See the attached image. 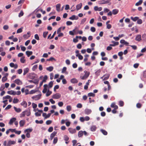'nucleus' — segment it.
<instances>
[{
  "label": "nucleus",
  "instance_id": "nucleus-1",
  "mask_svg": "<svg viewBox=\"0 0 146 146\" xmlns=\"http://www.w3.org/2000/svg\"><path fill=\"white\" fill-rule=\"evenodd\" d=\"M84 74H82L80 76V78L82 80H86L89 76L90 72H89L85 70L84 71Z\"/></svg>",
  "mask_w": 146,
  "mask_h": 146
},
{
  "label": "nucleus",
  "instance_id": "nucleus-2",
  "mask_svg": "<svg viewBox=\"0 0 146 146\" xmlns=\"http://www.w3.org/2000/svg\"><path fill=\"white\" fill-rule=\"evenodd\" d=\"M31 114V112L30 110H26L21 114L20 115V117H24L26 115L27 116H29Z\"/></svg>",
  "mask_w": 146,
  "mask_h": 146
},
{
  "label": "nucleus",
  "instance_id": "nucleus-3",
  "mask_svg": "<svg viewBox=\"0 0 146 146\" xmlns=\"http://www.w3.org/2000/svg\"><path fill=\"white\" fill-rule=\"evenodd\" d=\"M61 97V95L59 93H56L54 94L52 96V98L54 99H59Z\"/></svg>",
  "mask_w": 146,
  "mask_h": 146
},
{
  "label": "nucleus",
  "instance_id": "nucleus-4",
  "mask_svg": "<svg viewBox=\"0 0 146 146\" xmlns=\"http://www.w3.org/2000/svg\"><path fill=\"white\" fill-rule=\"evenodd\" d=\"M44 89L42 90V92L43 93H45L47 91H48V90H49V88H48V86L47 84H44Z\"/></svg>",
  "mask_w": 146,
  "mask_h": 146
},
{
  "label": "nucleus",
  "instance_id": "nucleus-5",
  "mask_svg": "<svg viewBox=\"0 0 146 146\" xmlns=\"http://www.w3.org/2000/svg\"><path fill=\"white\" fill-rule=\"evenodd\" d=\"M41 96V94H39L38 95L33 96L32 98L35 100H37L40 99Z\"/></svg>",
  "mask_w": 146,
  "mask_h": 146
},
{
  "label": "nucleus",
  "instance_id": "nucleus-6",
  "mask_svg": "<svg viewBox=\"0 0 146 146\" xmlns=\"http://www.w3.org/2000/svg\"><path fill=\"white\" fill-rule=\"evenodd\" d=\"M3 100L9 99V102H11L12 100V98H11V96L9 95H7L3 97Z\"/></svg>",
  "mask_w": 146,
  "mask_h": 146
},
{
  "label": "nucleus",
  "instance_id": "nucleus-7",
  "mask_svg": "<svg viewBox=\"0 0 146 146\" xmlns=\"http://www.w3.org/2000/svg\"><path fill=\"white\" fill-rule=\"evenodd\" d=\"M14 82L15 83L18 85H21L23 84L22 82L19 79L15 80Z\"/></svg>",
  "mask_w": 146,
  "mask_h": 146
},
{
  "label": "nucleus",
  "instance_id": "nucleus-8",
  "mask_svg": "<svg viewBox=\"0 0 146 146\" xmlns=\"http://www.w3.org/2000/svg\"><path fill=\"white\" fill-rule=\"evenodd\" d=\"M37 112H36L35 113V115L36 116H40L41 115V114L42 113V110H38Z\"/></svg>",
  "mask_w": 146,
  "mask_h": 146
},
{
  "label": "nucleus",
  "instance_id": "nucleus-9",
  "mask_svg": "<svg viewBox=\"0 0 146 146\" xmlns=\"http://www.w3.org/2000/svg\"><path fill=\"white\" fill-rule=\"evenodd\" d=\"M110 76L109 74H105L103 77L101 78V79H103V80H105L108 79Z\"/></svg>",
  "mask_w": 146,
  "mask_h": 146
},
{
  "label": "nucleus",
  "instance_id": "nucleus-10",
  "mask_svg": "<svg viewBox=\"0 0 146 146\" xmlns=\"http://www.w3.org/2000/svg\"><path fill=\"white\" fill-rule=\"evenodd\" d=\"M78 19V17L77 16H76L75 15H73L71 17L69 18V19L71 20H77Z\"/></svg>",
  "mask_w": 146,
  "mask_h": 146
},
{
  "label": "nucleus",
  "instance_id": "nucleus-11",
  "mask_svg": "<svg viewBox=\"0 0 146 146\" xmlns=\"http://www.w3.org/2000/svg\"><path fill=\"white\" fill-rule=\"evenodd\" d=\"M51 113H48L47 115L46 113H43L42 114V116L43 117H44L45 118H49L50 116Z\"/></svg>",
  "mask_w": 146,
  "mask_h": 146
},
{
  "label": "nucleus",
  "instance_id": "nucleus-12",
  "mask_svg": "<svg viewBox=\"0 0 146 146\" xmlns=\"http://www.w3.org/2000/svg\"><path fill=\"white\" fill-rule=\"evenodd\" d=\"M82 6V3H80L79 4L76 5V9L77 11L80 9Z\"/></svg>",
  "mask_w": 146,
  "mask_h": 146
},
{
  "label": "nucleus",
  "instance_id": "nucleus-13",
  "mask_svg": "<svg viewBox=\"0 0 146 146\" xmlns=\"http://www.w3.org/2000/svg\"><path fill=\"white\" fill-rule=\"evenodd\" d=\"M16 120V119L15 118V117L12 118L10 120V121L9 122V124L10 125H12L13 123V122L15 121Z\"/></svg>",
  "mask_w": 146,
  "mask_h": 146
},
{
  "label": "nucleus",
  "instance_id": "nucleus-14",
  "mask_svg": "<svg viewBox=\"0 0 146 146\" xmlns=\"http://www.w3.org/2000/svg\"><path fill=\"white\" fill-rule=\"evenodd\" d=\"M16 142L15 141L10 140L8 141L7 144V146H10L11 145L14 144Z\"/></svg>",
  "mask_w": 146,
  "mask_h": 146
},
{
  "label": "nucleus",
  "instance_id": "nucleus-15",
  "mask_svg": "<svg viewBox=\"0 0 146 146\" xmlns=\"http://www.w3.org/2000/svg\"><path fill=\"white\" fill-rule=\"evenodd\" d=\"M111 107L114 108L115 110L117 109L118 108V106L115 105V103H113L111 104Z\"/></svg>",
  "mask_w": 146,
  "mask_h": 146
},
{
  "label": "nucleus",
  "instance_id": "nucleus-16",
  "mask_svg": "<svg viewBox=\"0 0 146 146\" xmlns=\"http://www.w3.org/2000/svg\"><path fill=\"white\" fill-rule=\"evenodd\" d=\"M68 130L69 132L72 134L75 133L76 131L75 129H73L72 128H69Z\"/></svg>",
  "mask_w": 146,
  "mask_h": 146
},
{
  "label": "nucleus",
  "instance_id": "nucleus-17",
  "mask_svg": "<svg viewBox=\"0 0 146 146\" xmlns=\"http://www.w3.org/2000/svg\"><path fill=\"white\" fill-rule=\"evenodd\" d=\"M94 9L95 11H100L102 10V7H98L97 6L94 7Z\"/></svg>",
  "mask_w": 146,
  "mask_h": 146
},
{
  "label": "nucleus",
  "instance_id": "nucleus-18",
  "mask_svg": "<svg viewBox=\"0 0 146 146\" xmlns=\"http://www.w3.org/2000/svg\"><path fill=\"white\" fill-rule=\"evenodd\" d=\"M56 132L54 131L51 134L50 136L51 140H52L53 139V137L55 136L56 134Z\"/></svg>",
  "mask_w": 146,
  "mask_h": 146
},
{
  "label": "nucleus",
  "instance_id": "nucleus-19",
  "mask_svg": "<svg viewBox=\"0 0 146 146\" xmlns=\"http://www.w3.org/2000/svg\"><path fill=\"white\" fill-rule=\"evenodd\" d=\"M29 69L28 68H25L23 70L24 73L23 75H26L29 71Z\"/></svg>",
  "mask_w": 146,
  "mask_h": 146
},
{
  "label": "nucleus",
  "instance_id": "nucleus-20",
  "mask_svg": "<svg viewBox=\"0 0 146 146\" xmlns=\"http://www.w3.org/2000/svg\"><path fill=\"white\" fill-rule=\"evenodd\" d=\"M7 93L10 95H15V91L13 90H10L7 91Z\"/></svg>",
  "mask_w": 146,
  "mask_h": 146
},
{
  "label": "nucleus",
  "instance_id": "nucleus-21",
  "mask_svg": "<svg viewBox=\"0 0 146 146\" xmlns=\"http://www.w3.org/2000/svg\"><path fill=\"white\" fill-rule=\"evenodd\" d=\"M135 40L138 41H140L141 40V35H137L136 37Z\"/></svg>",
  "mask_w": 146,
  "mask_h": 146
},
{
  "label": "nucleus",
  "instance_id": "nucleus-22",
  "mask_svg": "<svg viewBox=\"0 0 146 146\" xmlns=\"http://www.w3.org/2000/svg\"><path fill=\"white\" fill-rule=\"evenodd\" d=\"M119 12V10L117 9H115L112 10V13L113 15L117 14Z\"/></svg>",
  "mask_w": 146,
  "mask_h": 146
},
{
  "label": "nucleus",
  "instance_id": "nucleus-23",
  "mask_svg": "<svg viewBox=\"0 0 146 146\" xmlns=\"http://www.w3.org/2000/svg\"><path fill=\"white\" fill-rule=\"evenodd\" d=\"M112 42L113 43V44H110V46H115L119 44V42H115V41H112Z\"/></svg>",
  "mask_w": 146,
  "mask_h": 146
},
{
  "label": "nucleus",
  "instance_id": "nucleus-24",
  "mask_svg": "<svg viewBox=\"0 0 146 146\" xmlns=\"http://www.w3.org/2000/svg\"><path fill=\"white\" fill-rule=\"evenodd\" d=\"M26 54L28 57H29L33 54V52L31 51H26Z\"/></svg>",
  "mask_w": 146,
  "mask_h": 146
},
{
  "label": "nucleus",
  "instance_id": "nucleus-25",
  "mask_svg": "<svg viewBox=\"0 0 146 146\" xmlns=\"http://www.w3.org/2000/svg\"><path fill=\"white\" fill-rule=\"evenodd\" d=\"M83 133L82 131H79L78 133V136L79 137H81L83 135Z\"/></svg>",
  "mask_w": 146,
  "mask_h": 146
},
{
  "label": "nucleus",
  "instance_id": "nucleus-26",
  "mask_svg": "<svg viewBox=\"0 0 146 146\" xmlns=\"http://www.w3.org/2000/svg\"><path fill=\"white\" fill-rule=\"evenodd\" d=\"M101 132L104 135H106L108 134V132L104 129H102L100 130Z\"/></svg>",
  "mask_w": 146,
  "mask_h": 146
},
{
  "label": "nucleus",
  "instance_id": "nucleus-27",
  "mask_svg": "<svg viewBox=\"0 0 146 146\" xmlns=\"http://www.w3.org/2000/svg\"><path fill=\"white\" fill-rule=\"evenodd\" d=\"M60 4H57L56 5V10L58 12L60 11Z\"/></svg>",
  "mask_w": 146,
  "mask_h": 146
},
{
  "label": "nucleus",
  "instance_id": "nucleus-28",
  "mask_svg": "<svg viewBox=\"0 0 146 146\" xmlns=\"http://www.w3.org/2000/svg\"><path fill=\"white\" fill-rule=\"evenodd\" d=\"M71 82L72 83H77L78 82L77 80L75 78H73L70 80Z\"/></svg>",
  "mask_w": 146,
  "mask_h": 146
},
{
  "label": "nucleus",
  "instance_id": "nucleus-29",
  "mask_svg": "<svg viewBox=\"0 0 146 146\" xmlns=\"http://www.w3.org/2000/svg\"><path fill=\"white\" fill-rule=\"evenodd\" d=\"M53 67L52 66H50L48 67H47L46 68V69L48 71L50 72H51L52 71L53 69Z\"/></svg>",
  "mask_w": 146,
  "mask_h": 146
},
{
  "label": "nucleus",
  "instance_id": "nucleus-30",
  "mask_svg": "<svg viewBox=\"0 0 146 146\" xmlns=\"http://www.w3.org/2000/svg\"><path fill=\"white\" fill-rule=\"evenodd\" d=\"M25 123V121L24 120H21L19 122V124L21 127H23Z\"/></svg>",
  "mask_w": 146,
  "mask_h": 146
},
{
  "label": "nucleus",
  "instance_id": "nucleus-31",
  "mask_svg": "<svg viewBox=\"0 0 146 146\" xmlns=\"http://www.w3.org/2000/svg\"><path fill=\"white\" fill-rule=\"evenodd\" d=\"M139 17H131V19L134 21H137L139 19Z\"/></svg>",
  "mask_w": 146,
  "mask_h": 146
},
{
  "label": "nucleus",
  "instance_id": "nucleus-32",
  "mask_svg": "<svg viewBox=\"0 0 146 146\" xmlns=\"http://www.w3.org/2000/svg\"><path fill=\"white\" fill-rule=\"evenodd\" d=\"M33 131V129L31 128H29L26 129L25 130V132L30 133L32 132Z\"/></svg>",
  "mask_w": 146,
  "mask_h": 146
},
{
  "label": "nucleus",
  "instance_id": "nucleus-33",
  "mask_svg": "<svg viewBox=\"0 0 146 146\" xmlns=\"http://www.w3.org/2000/svg\"><path fill=\"white\" fill-rule=\"evenodd\" d=\"M143 2L142 0H140L137 3L135 4V5L136 6H138L141 5Z\"/></svg>",
  "mask_w": 146,
  "mask_h": 146
},
{
  "label": "nucleus",
  "instance_id": "nucleus-34",
  "mask_svg": "<svg viewBox=\"0 0 146 146\" xmlns=\"http://www.w3.org/2000/svg\"><path fill=\"white\" fill-rule=\"evenodd\" d=\"M3 102L4 103V104H5L3 106V108H4L6 105L7 104V99H5L4 100H3Z\"/></svg>",
  "mask_w": 146,
  "mask_h": 146
},
{
  "label": "nucleus",
  "instance_id": "nucleus-35",
  "mask_svg": "<svg viewBox=\"0 0 146 146\" xmlns=\"http://www.w3.org/2000/svg\"><path fill=\"white\" fill-rule=\"evenodd\" d=\"M25 57L23 56L20 59V61L22 63H24L25 62Z\"/></svg>",
  "mask_w": 146,
  "mask_h": 146
},
{
  "label": "nucleus",
  "instance_id": "nucleus-36",
  "mask_svg": "<svg viewBox=\"0 0 146 146\" xmlns=\"http://www.w3.org/2000/svg\"><path fill=\"white\" fill-rule=\"evenodd\" d=\"M92 112L91 110H85L84 112L86 114L88 115L90 114Z\"/></svg>",
  "mask_w": 146,
  "mask_h": 146
},
{
  "label": "nucleus",
  "instance_id": "nucleus-37",
  "mask_svg": "<svg viewBox=\"0 0 146 146\" xmlns=\"http://www.w3.org/2000/svg\"><path fill=\"white\" fill-rule=\"evenodd\" d=\"M46 92V96H48L52 94V92L50 91L49 90H48Z\"/></svg>",
  "mask_w": 146,
  "mask_h": 146
},
{
  "label": "nucleus",
  "instance_id": "nucleus-38",
  "mask_svg": "<svg viewBox=\"0 0 146 146\" xmlns=\"http://www.w3.org/2000/svg\"><path fill=\"white\" fill-rule=\"evenodd\" d=\"M53 82L52 81H51L50 82H49V83L48 86V88H51L52 86H53Z\"/></svg>",
  "mask_w": 146,
  "mask_h": 146
},
{
  "label": "nucleus",
  "instance_id": "nucleus-39",
  "mask_svg": "<svg viewBox=\"0 0 146 146\" xmlns=\"http://www.w3.org/2000/svg\"><path fill=\"white\" fill-rule=\"evenodd\" d=\"M109 1L107 0V1H105V0H102L101 1V4H105L106 3H109Z\"/></svg>",
  "mask_w": 146,
  "mask_h": 146
},
{
  "label": "nucleus",
  "instance_id": "nucleus-40",
  "mask_svg": "<svg viewBox=\"0 0 146 146\" xmlns=\"http://www.w3.org/2000/svg\"><path fill=\"white\" fill-rule=\"evenodd\" d=\"M38 68V65H37V64H36V65H34L32 68V70L33 71H35L36 69H37Z\"/></svg>",
  "mask_w": 146,
  "mask_h": 146
},
{
  "label": "nucleus",
  "instance_id": "nucleus-41",
  "mask_svg": "<svg viewBox=\"0 0 146 146\" xmlns=\"http://www.w3.org/2000/svg\"><path fill=\"white\" fill-rule=\"evenodd\" d=\"M7 79V78L6 76H4L3 77L2 79V81L3 82H5Z\"/></svg>",
  "mask_w": 146,
  "mask_h": 146
},
{
  "label": "nucleus",
  "instance_id": "nucleus-42",
  "mask_svg": "<svg viewBox=\"0 0 146 146\" xmlns=\"http://www.w3.org/2000/svg\"><path fill=\"white\" fill-rule=\"evenodd\" d=\"M96 127L95 126H93L91 128V130L92 131H95L96 129Z\"/></svg>",
  "mask_w": 146,
  "mask_h": 146
},
{
  "label": "nucleus",
  "instance_id": "nucleus-43",
  "mask_svg": "<svg viewBox=\"0 0 146 146\" xmlns=\"http://www.w3.org/2000/svg\"><path fill=\"white\" fill-rule=\"evenodd\" d=\"M119 105L120 106H123L124 105V102L122 101H120L119 102Z\"/></svg>",
  "mask_w": 146,
  "mask_h": 146
},
{
  "label": "nucleus",
  "instance_id": "nucleus-44",
  "mask_svg": "<svg viewBox=\"0 0 146 146\" xmlns=\"http://www.w3.org/2000/svg\"><path fill=\"white\" fill-rule=\"evenodd\" d=\"M23 27H21V28H20V29H18L17 31V33H21L22 32Z\"/></svg>",
  "mask_w": 146,
  "mask_h": 146
},
{
  "label": "nucleus",
  "instance_id": "nucleus-45",
  "mask_svg": "<svg viewBox=\"0 0 146 146\" xmlns=\"http://www.w3.org/2000/svg\"><path fill=\"white\" fill-rule=\"evenodd\" d=\"M35 122L37 124H42L43 123V121L42 120H40V121H38V120H35Z\"/></svg>",
  "mask_w": 146,
  "mask_h": 146
},
{
  "label": "nucleus",
  "instance_id": "nucleus-46",
  "mask_svg": "<svg viewBox=\"0 0 146 146\" xmlns=\"http://www.w3.org/2000/svg\"><path fill=\"white\" fill-rule=\"evenodd\" d=\"M47 61H52L53 60L56 61L55 59L53 57H51L50 58L47 59Z\"/></svg>",
  "mask_w": 146,
  "mask_h": 146
},
{
  "label": "nucleus",
  "instance_id": "nucleus-47",
  "mask_svg": "<svg viewBox=\"0 0 146 146\" xmlns=\"http://www.w3.org/2000/svg\"><path fill=\"white\" fill-rule=\"evenodd\" d=\"M25 0H20L18 3V5H22L23 3Z\"/></svg>",
  "mask_w": 146,
  "mask_h": 146
},
{
  "label": "nucleus",
  "instance_id": "nucleus-48",
  "mask_svg": "<svg viewBox=\"0 0 146 146\" xmlns=\"http://www.w3.org/2000/svg\"><path fill=\"white\" fill-rule=\"evenodd\" d=\"M19 101V100L18 99H17V98H14L13 99V103L15 104L17 103Z\"/></svg>",
  "mask_w": 146,
  "mask_h": 146
},
{
  "label": "nucleus",
  "instance_id": "nucleus-49",
  "mask_svg": "<svg viewBox=\"0 0 146 146\" xmlns=\"http://www.w3.org/2000/svg\"><path fill=\"white\" fill-rule=\"evenodd\" d=\"M58 141V138L57 137H55L53 141V143L54 144H55Z\"/></svg>",
  "mask_w": 146,
  "mask_h": 146
},
{
  "label": "nucleus",
  "instance_id": "nucleus-50",
  "mask_svg": "<svg viewBox=\"0 0 146 146\" xmlns=\"http://www.w3.org/2000/svg\"><path fill=\"white\" fill-rule=\"evenodd\" d=\"M47 76L46 75H45L43 78V79L42 80V82H45L47 79Z\"/></svg>",
  "mask_w": 146,
  "mask_h": 146
},
{
  "label": "nucleus",
  "instance_id": "nucleus-51",
  "mask_svg": "<svg viewBox=\"0 0 146 146\" xmlns=\"http://www.w3.org/2000/svg\"><path fill=\"white\" fill-rule=\"evenodd\" d=\"M137 23L138 24H141L142 23V21L141 19H139L137 20Z\"/></svg>",
  "mask_w": 146,
  "mask_h": 146
},
{
  "label": "nucleus",
  "instance_id": "nucleus-52",
  "mask_svg": "<svg viewBox=\"0 0 146 146\" xmlns=\"http://www.w3.org/2000/svg\"><path fill=\"white\" fill-rule=\"evenodd\" d=\"M88 96L89 97L92 96V97H94L95 96V94L92 93H90L88 94Z\"/></svg>",
  "mask_w": 146,
  "mask_h": 146
},
{
  "label": "nucleus",
  "instance_id": "nucleus-53",
  "mask_svg": "<svg viewBox=\"0 0 146 146\" xmlns=\"http://www.w3.org/2000/svg\"><path fill=\"white\" fill-rule=\"evenodd\" d=\"M21 104L23 106L25 107H26L27 105V103L25 101L21 103Z\"/></svg>",
  "mask_w": 146,
  "mask_h": 146
},
{
  "label": "nucleus",
  "instance_id": "nucleus-54",
  "mask_svg": "<svg viewBox=\"0 0 146 146\" xmlns=\"http://www.w3.org/2000/svg\"><path fill=\"white\" fill-rule=\"evenodd\" d=\"M100 70H99L96 72H95V74L97 76H98L100 74Z\"/></svg>",
  "mask_w": 146,
  "mask_h": 146
},
{
  "label": "nucleus",
  "instance_id": "nucleus-55",
  "mask_svg": "<svg viewBox=\"0 0 146 146\" xmlns=\"http://www.w3.org/2000/svg\"><path fill=\"white\" fill-rule=\"evenodd\" d=\"M76 56L78 57V59L80 60H82L83 59V56L80 54L78 55H77Z\"/></svg>",
  "mask_w": 146,
  "mask_h": 146
},
{
  "label": "nucleus",
  "instance_id": "nucleus-56",
  "mask_svg": "<svg viewBox=\"0 0 146 146\" xmlns=\"http://www.w3.org/2000/svg\"><path fill=\"white\" fill-rule=\"evenodd\" d=\"M5 88V87L4 85L3 84H2L1 85L0 87V91H3V90Z\"/></svg>",
  "mask_w": 146,
  "mask_h": 146
},
{
  "label": "nucleus",
  "instance_id": "nucleus-57",
  "mask_svg": "<svg viewBox=\"0 0 146 146\" xmlns=\"http://www.w3.org/2000/svg\"><path fill=\"white\" fill-rule=\"evenodd\" d=\"M64 140L65 141H67L69 139V137L66 135H65L64 136Z\"/></svg>",
  "mask_w": 146,
  "mask_h": 146
},
{
  "label": "nucleus",
  "instance_id": "nucleus-58",
  "mask_svg": "<svg viewBox=\"0 0 146 146\" xmlns=\"http://www.w3.org/2000/svg\"><path fill=\"white\" fill-rule=\"evenodd\" d=\"M35 38L37 40H39V37L38 34H36L35 35Z\"/></svg>",
  "mask_w": 146,
  "mask_h": 146
},
{
  "label": "nucleus",
  "instance_id": "nucleus-59",
  "mask_svg": "<svg viewBox=\"0 0 146 146\" xmlns=\"http://www.w3.org/2000/svg\"><path fill=\"white\" fill-rule=\"evenodd\" d=\"M90 30L92 32H94L96 31V29L94 27H92L90 28Z\"/></svg>",
  "mask_w": 146,
  "mask_h": 146
},
{
  "label": "nucleus",
  "instance_id": "nucleus-60",
  "mask_svg": "<svg viewBox=\"0 0 146 146\" xmlns=\"http://www.w3.org/2000/svg\"><path fill=\"white\" fill-rule=\"evenodd\" d=\"M66 69H67V68L66 67H64L62 69V73H65V72H66Z\"/></svg>",
  "mask_w": 146,
  "mask_h": 146
},
{
  "label": "nucleus",
  "instance_id": "nucleus-61",
  "mask_svg": "<svg viewBox=\"0 0 146 146\" xmlns=\"http://www.w3.org/2000/svg\"><path fill=\"white\" fill-rule=\"evenodd\" d=\"M48 32H44L43 33V36L44 37L46 38L48 35Z\"/></svg>",
  "mask_w": 146,
  "mask_h": 146
},
{
  "label": "nucleus",
  "instance_id": "nucleus-62",
  "mask_svg": "<svg viewBox=\"0 0 146 146\" xmlns=\"http://www.w3.org/2000/svg\"><path fill=\"white\" fill-rule=\"evenodd\" d=\"M22 70L21 69H19L17 70V73L19 74H21L22 72Z\"/></svg>",
  "mask_w": 146,
  "mask_h": 146
},
{
  "label": "nucleus",
  "instance_id": "nucleus-63",
  "mask_svg": "<svg viewBox=\"0 0 146 146\" xmlns=\"http://www.w3.org/2000/svg\"><path fill=\"white\" fill-rule=\"evenodd\" d=\"M82 46L81 44L79 43L77 44V47L78 48L80 49L82 48Z\"/></svg>",
  "mask_w": 146,
  "mask_h": 146
},
{
  "label": "nucleus",
  "instance_id": "nucleus-64",
  "mask_svg": "<svg viewBox=\"0 0 146 146\" xmlns=\"http://www.w3.org/2000/svg\"><path fill=\"white\" fill-rule=\"evenodd\" d=\"M66 24L67 25H70L72 24V23L70 21H67L66 23Z\"/></svg>",
  "mask_w": 146,
  "mask_h": 146
}]
</instances>
